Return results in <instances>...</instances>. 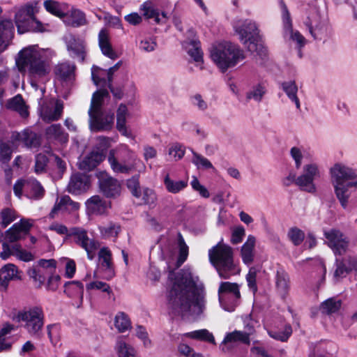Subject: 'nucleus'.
<instances>
[{
  "mask_svg": "<svg viewBox=\"0 0 357 357\" xmlns=\"http://www.w3.org/2000/svg\"><path fill=\"white\" fill-rule=\"evenodd\" d=\"M206 291L190 268H183L174 278L168 295L169 304L182 317H199L206 310Z\"/></svg>",
  "mask_w": 357,
  "mask_h": 357,
  "instance_id": "nucleus-1",
  "label": "nucleus"
},
{
  "mask_svg": "<svg viewBox=\"0 0 357 357\" xmlns=\"http://www.w3.org/2000/svg\"><path fill=\"white\" fill-rule=\"evenodd\" d=\"M335 195L343 208H347L351 193L357 190V173L343 163L337 162L329 169Z\"/></svg>",
  "mask_w": 357,
  "mask_h": 357,
  "instance_id": "nucleus-2",
  "label": "nucleus"
},
{
  "mask_svg": "<svg viewBox=\"0 0 357 357\" xmlns=\"http://www.w3.org/2000/svg\"><path fill=\"white\" fill-rule=\"evenodd\" d=\"M15 63L20 73L27 72L34 78L44 77L51 71L50 61L42 56L36 46H29L20 51Z\"/></svg>",
  "mask_w": 357,
  "mask_h": 357,
  "instance_id": "nucleus-3",
  "label": "nucleus"
},
{
  "mask_svg": "<svg viewBox=\"0 0 357 357\" xmlns=\"http://www.w3.org/2000/svg\"><path fill=\"white\" fill-rule=\"evenodd\" d=\"M208 259L222 279H229L240 273V268L234 262L232 248L222 241L209 249Z\"/></svg>",
  "mask_w": 357,
  "mask_h": 357,
  "instance_id": "nucleus-4",
  "label": "nucleus"
},
{
  "mask_svg": "<svg viewBox=\"0 0 357 357\" xmlns=\"http://www.w3.org/2000/svg\"><path fill=\"white\" fill-rule=\"evenodd\" d=\"M211 57L218 68L225 72L243 60L245 55L243 51L237 45L224 42L212 47Z\"/></svg>",
  "mask_w": 357,
  "mask_h": 357,
  "instance_id": "nucleus-5",
  "label": "nucleus"
},
{
  "mask_svg": "<svg viewBox=\"0 0 357 357\" xmlns=\"http://www.w3.org/2000/svg\"><path fill=\"white\" fill-rule=\"evenodd\" d=\"M234 29L249 52L260 56L266 54V50L259 43V31L255 22L251 20H238L234 24Z\"/></svg>",
  "mask_w": 357,
  "mask_h": 357,
  "instance_id": "nucleus-6",
  "label": "nucleus"
},
{
  "mask_svg": "<svg viewBox=\"0 0 357 357\" xmlns=\"http://www.w3.org/2000/svg\"><path fill=\"white\" fill-rule=\"evenodd\" d=\"M16 319L17 321L24 323L23 327L31 337H41L45 323V314L41 307H25L18 312Z\"/></svg>",
  "mask_w": 357,
  "mask_h": 357,
  "instance_id": "nucleus-7",
  "label": "nucleus"
},
{
  "mask_svg": "<svg viewBox=\"0 0 357 357\" xmlns=\"http://www.w3.org/2000/svg\"><path fill=\"white\" fill-rule=\"evenodd\" d=\"M38 11V7L36 1L26 3L18 10L15 15V20L19 33L31 31H43L42 24L35 17V14Z\"/></svg>",
  "mask_w": 357,
  "mask_h": 357,
  "instance_id": "nucleus-8",
  "label": "nucleus"
},
{
  "mask_svg": "<svg viewBox=\"0 0 357 357\" xmlns=\"http://www.w3.org/2000/svg\"><path fill=\"white\" fill-rule=\"evenodd\" d=\"M125 150L128 160H119L116 156L118 152L117 149H111L109 151L107 160L112 171L116 174H129L137 167L138 165L141 164V167L138 169V172H143L145 169V166L139 160H137L132 157L128 149H126Z\"/></svg>",
  "mask_w": 357,
  "mask_h": 357,
  "instance_id": "nucleus-9",
  "label": "nucleus"
},
{
  "mask_svg": "<svg viewBox=\"0 0 357 357\" xmlns=\"http://www.w3.org/2000/svg\"><path fill=\"white\" fill-rule=\"evenodd\" d=\"M69 237H72L75 243L85 250L87 258L93 260L100 248V243L93 238H89L86 229L81 227H72L70 229Z\"/></svg>",
  "mask_w": 357,
  "mask_h": 357,
  "instance_id": "nucleus-10",
  "label": "nucleus"
},
{
  "mask_svg": "<svg viewBox=\"0 0 357 357\" xmlns=\"http://www.w3.org/2000/svg\"><path fill=\"white\" fill-rule=\"evenodd\" d=\"M219 301L224 310L232 312L236 302L241 298L239 286L237 283L222 282L218 288Z\"/></svg>",
  "mask_w": 357,
  "mask_h": 357,
  "instance_id": "nucleus-11",
  "label": "nucleus"
},
{
  "mask_svg": "<svg viewBox=\"0 0 357 357\" xmlns=\"http://www.w3.org/2000/svg\"><path fill=\"white\" fill-rule=\"evenodd\" d=\"M324 236L328 246L335 255L341 256L347 252L350 243L349 238L340 229H324Z\"/></svg>",
  "mask_w": 357,
  "mask_h": 357,
  "instance_id": "nucleus-12",
  "label": "nucleus"
},
{
  "mask_svg": "<svg viewBox=\"0 0 357 357\" xmlns=\"http://www.w3.org/2000/svg\"><path fill=\"white\" fill-rule=\"evenodd\" d=\"M305 26L307 28L312 37L315 39H321L329 35L331 28L327 20L321 17L318 12L311 13L304 21Z\"/></svg>",
  "mask_w": 357,
  "mask_h": 357,
  "instance_id": "nucleus-13",
  "label": "nucleus"
},
{
  "mask_svg": "<svg viewBox=\"0 0 357 357\" xmlns=\"http://www.w3.org/2000/svg\"><path fill=\"white\" fill-rule=\"evenodd\" d=\"M303 174L296 178V185L303 191L314 193L317 188L314 180L320 176L318 166L314 163L307 164L303 166Z\"/></svg>",
  "mask_w": 357,
  "mask_h": 357,
  "instance_id": "nucleus-14",
  "label": "nucleus"
},
{
  "mask_svg": "<svg viewBox=\"0 0 357 357\" xmlns=\"http://www.w3.org/2000/svg\"><path fill=\"white\" fill-rule=\"evenodd\" d=\"M303 174L296 178V185L303 191L314 193L317 188L314 180L320 176L318 166L314 163L307 164L303 166Z\"/></svg>",
  "mask_w": 357,
  "mask_h": 357,
  "instance_id": "nucleus-15",
  "label": "nucleus"
},
{
  "mask_svg": "<svg viewBox=\"0 0 357 357\" xmlns=\"http://www.w3.org/2000/svg\"><path fill=\"white\" fill-rule=\"evenodd\" d=\"M100 191L107 198H115L121 193L119 181L107 172L101 171L97 173Z\"/></svg>",
  "mask_w": 357,
  "mask_h": 357,
  "instance_id": "nucleus-16",
  "label": "nucleus"
},
{
  "mask_svg": "<svg viewBox=\"0 0 357 357\" xmlns=\"http://www.w3.org/2000/svg\"><path fill=\"white\" fill-rule=\"evenodd\" d=\"M89 127L92 131H105L112 129L114 115L103 110L89 113Z\"/></svg>",
  "mask_w": 357,
  "mask_h": 357,
  "instance_id": "nucleus-17",
  "label": "nucleus"
},
{
  "mask_svg": "<svg viewBox=\"0 0 357 357\" xmlns=\"http://www.w3.org/2000/svg\"><path fill=\"white\" fill-rule=\"evenodd\" d=\"M238 343L250 344V333L237 330L227 333L220 344V348L222 352L227 353Z\"/></svg>",
  "mask_w": 357,
  "mask_h": 357,
  "instance_id": "nucleus-18",
  "label": "nucleus"
},
{
  "mask_svg": "<svg viewBox=\"0 0 357 357\" xmlns=\"http://www.w3.org/2000/svg\"><path fill=\"white\" fill-rule=\"evenodd\" d=\"M33 222L29 219H21L6 231V238L10 243L17 241L29 234Z\"/></svg>",
  "mask_w": 357,
  "mask_h": 357,
  "instance_id": "nucleus-19",
  "label": "nucleus"
},
{
  "mask_svg": "<svg viewBox=\"0 0 357 357\" xmlns=\"http://www.w3.org/2000/svg\"><path fill=\"white\" fill-rule=\"evenodd\" d=\"M280 4L281 6L282 12V17L284 23V26L287 29H289L290 32V38L291 39L295 42L298 48V56L300 58L302 57V53L301 49L305 46L306 43L305 38L301 34V33L298 31H294L292 29L291 20L290 18V14L287 9V6L282 0L280 1Z\"/></svg>",
  "mask_w": 357,
  "mask_h": 357,
  "instance_id": "nucleus-20",
  "label": "nucleus"
},
{
  "mask_svg": "<svg viewBox=\"0 0 357 357\" xmlns=\"http://www.w3.org/2000/svg\"><path fill=\"white\" fill-rule=\"evenodd\" d=\"M89 188V177L80 173H76L71 176L68 185V192L73 195H81Z\"/></svg>",
  "mask_w": 357,
  "mask_h": 357,
  "instance_id": "nucleus-21",
  "label": "nucleus"
},
{
  "mask_svg": "<svg viewBox=\"0 0 357 357\" xmlns=\"http://www.w3.org/2000/svg\"><path fill=\"white\" fill-rule=\"evenodd\" d=\"M64 41L70 56L83 61L84 59V40L70 33L65 36Z\"/></svg>",
  "mask_w": 357,
  "mask_h": 357,
  "instance_id": "nucleus-22",
  "label": "nucleus"
},
{
  "mask_svg": "<svg viewBox=\"0 0 357 357\" xmlns=\"http://www.w3.org/2000/svg\"><path fill=\"white\" fill-rule=\"evenodd\" d=\"M14 36V26L10 20L0 21V54L6 50ZM3 59L0 57V66Z\"/></svg>",
  "mask_w": 357,
  "mask_h": 357,
  "instance_id": "nucleus-23",
  "label": "nucleus"
},
{
  "mask_svg": "<svg viewBox=\"0 0 357 357\" xmlns=\"http://www.w3.org/2000/svg\"><path fill=\"white\" fill-rule=\"evenodd\" d=\"M79 203L72 200L68 195H64L59 199L57 198L49 215L50 218H54L56 215L60 211L70 213L79 210Z\"/></svg>",
  "mask_w": 357,
  "mask_h": 357,
  "instance_id": "nucleus-24",
  "label": "nucleus"
},
{
  "mask_svg": "<svg viewBox=\"0 0 357 357\" xmlns=\"http://www.w3.org/2000/svg\"><path fill=\"white\" fill-rule=\"evenodd\" d=\"M63 105L60 101H56L53 107L52 104H43L40 107V116L45 122L58 120L63 112Z\"/></svg>",
  "mask_w": 357,
  "mask_h": 357,
  "instance_id": "nucleus-25",
  "label": "nucleus"
},
{
  "mask_svg": "<svg viewBox=\"0 0 357 357\" xmlns=\"http://www.w3.org/2000/svg\"><path fill=\"white\" fill-rule=\"evenodd\" d=\"M100 268L105 272L104 278L110 280L114 275V270L112 261V253L107 248H102L98 252Z\"/></svg>",
  "mask_w": 357,
  "mask_h": 357,
  "instance_id": "nucleus-26",
  "label": "nucleus"
},
{
  "mask_svg": "<svg viewBox=\"0 0 357 357\" xmlns=\"http://www.w3.org/2000/svg\"><path fill=\"white\" fill-rule=\"evenodd\" d=\"M11 138L14 141H21L27 147H38L40 144V139L38 135L29 129H25L21 132H14Z\"/></svg>",
  "mask_w": 357,
  "mask_h": 357,
  "instance_id": "nucleus-27",
  "label": "nucleus"
},
{
  "mask_svg": "<svg viewBox=\"0 0 357 357\" xmlns=\"http://www.w3.org/2000/svg\"><path fill=\"white\" fill-rule=\"evenodd\" d=\"M98 45L102 53L108 58L114 60L118 57L110 43L109 32L102 29L98 33Z\"/></svg>",
  "mask_w": 357,
  "mask_h": 357,
  "instance_id": "nucleus-28",
  "label": "nucleus"
},
{
  "mask_svg": "<svg viewBox=\"0 0 357 357\" xmlns=\"http://www.w3.org/2000/svg\"><path fill=\"white\" fill-rule=\"evenodd\" d=\"M105 158L103 150L92 151L79 162V169L84 171H91L96 167Z\"/></svg>",
  "mask_w": 357,
  "mask_h": 357,
  "instance_id": "nucleus-29",
  "label": "nucleus"
},
{
  "mask_svg": "<svg viewBox=\"0 0 357 357\" xmlns=\"http://www.w3.org/2000/svg\"><path fill=\"white\" fill-rule=\"evenodd\" d=\"M89 213L96 215H102L106 212L108 204L99 195H94L88 199L85 203Z\"/></svg>",
  "mask_w": 357,
  "mask_h": 357,
  "instance_id": "nucleus-30",
  "label": "nucleus"
},
{
  "mask_svg": "<svg viewBox=\"0 0 357 357\" xmlns=\"http://www.w3.org/2000/svg\"><path fill=\"white\" fill-rule=\"evenodd\" d=\"M17 267L13 264H6L0 269V286L6 288L10 280L20 279Z\"/></svg>",
  "mask_w": 357,
  "mask_h": 357,
  "instance_id": "nucleus-31",
  "label": "nucleus"
},
{
  "mask_svg": "<svg viewBox=\"0 0 357 357\" xmlns=\"http://www.w3.org/2000/svg\"><path fill=\"white\" fill-rule=\"evenodd\" d=\"M64 293L73 299L78 298L79 305L82 303L84 287L79 281L67 282L64 284Z\"/></svg>",
  "mask_w": 357,
  "mask_h": 357,
  "instance_id": "nucleus-32",
  "label": "nucleus"
},
{
  "mask_svg": "<svg viewBox=\"0 0 357 357\" xmlns=\"http://www.w3.org/2000/svg\"><path fill=\"white\" fill-rule=\"evenodd\" d=\"M122 65V61H118L114 66H112L107 70V79L100 78L98 76V71L100 69L98 66H93L91 68V78L95 85L98 86L102 82L105 84L106 83H112L113 80V75L117 71Z\"/></svg>",
  "mask_w": 357,
  "mask_h": 357,
  "instance_id": "nucleus-33",
  "label": "nucleus"
},
{
  "mask_svg": "<svg viewBox=\"0 0 357 357\" xmlns=\"http://www.w3.org/2000/svg\"><path fill=\"white\" fill-rule=\"evenodd\" d=\"M289 278L288 274L282 269L277 271L275 276V284L278 292L284 298L289 290Z\"/></svg>",
  "mask_w": 357,
  "mask_h": 357,
  "instance_id": "nucleus-34",
  "label": "nucleus"
},
{
  "mask_svg": "<svg viewBox=\"0 0 357 357\" xmlns=\"http://www.w3.org/2000/svg\"><path fill=\"white\" fill-rule=\"evenodd\" d=\"M188 55L196 62L203 61V53L201 50L200 42L197 40H185L183 43Z\"/></svg>",
  "mask_w": 357,
  "mask_h": 357,
  "instance_id": "nucleus-35",
  "label": "nucleus"
},
{
  "mask_svg": "<svg viewBox=\"0 0 357 357\" xmlns=\"http://www.w3.org/2000/svg\"><path fill=\"white\" fill-rule=\"evenodd\" d=\"M7 107L8 108L18 112L23 118H26L29 114L28 106L25 104L22 96L20 94L10 99L8 101Z\"/></svg>",
  "mask_w": 357,
  "mask_h": 357,
  "instance_id": "nucleus-36",
  "label": "nucleus"
},
{
  "mask_svg": "<svg viewBox=\"0 0 357 357\" xmlns=\"http://www.w3.org/2000/svg\"><path fill=\"white\" fill-rule=\"evenodd\" d=\"M45 135L48 139H53L61 143L68 140V135L64 132L61 124H52L45 130Z\"/></svg>",
  "mask_w": 357,
  "mask_h": 357,
  "instance_id": "nucleus-37",
  "label": "nucleus"
},
{
  "mask_svg": "<svg viewBox=\"0 0 357 357\" xmlns=\"http://www.w3.org/2000/svg\"><path fill=\"white\" fill-rule=\"evenodd\" d=\"M281 88L284 91L289 100L294 102L298 109H301V102L297 96L298 86L295 81H287L281 83Z\"/></svg>",
  "mask_w": 357,
  "mask_h": 357,
  "instance_id": "nucleus-38",
  "label": "nucleus"
},
{
  "mask_svg": "<svg viewBox=\"0 0 357 357\" xmlns=\"http://www.w3.org/2000/svg\"><path fill=\"white\" fill-rule=\"evenodd\" d=\"M255 245V238L250 235L247 241L241 248V257L243 261L246 264H250L253 261V250Z\"/></svg>",
  "mask_w": 357,
  "mask_h": 357,
  "instance_id": "nucleus-39",
  "label": "nucleus"
},
{
  "mask_svg": "<svg viewBox=\"0 0 357 357\" xmlns=\"http://www.w3.org/2000/svg\"><path fill=\"white\" fill-rule=\"evenodd\" d=\"M128 116V108L126 105L121 104L116 112V128L124 136H128L126 123Z\"/></svg>",
  "mask_w": 357,
  "mask_h": 357,
  "instance_id": "nucleus-40",
  "label": "nucleus"
},
{
  "mask_svg": "<svg viewBox=\"0 0 357 357\" xmlns=\"http://www.w3.org/2000/svg\"><path fill=\"white\" fill-rule=\"evenodd\" d=\"M164 185L168 192L176 194L188 186V181L183 180L174 181L170 178L169 174H167L164 178Z\"/></svg>",
  "mask_w": 357,
  "mask_h": 357,
  "instance_id": "nucleus-41",
  "label": "nucleus"
},
{
  "mask_svg": "<svg viewBox=\"0 0 357 357\" xmlns=\"http://www.w3.org/2000/svg\"><path fill=\"white\" fill-rule=\"evenodd\" d=\"M109 96V92L107 89L98 90L93 93L91 101L89 113L96 112L102 110V105L105 98Z\"/></svg>",
  "mask_w": 357,
  "mask_h": 357,
  "instance_id": "nucleus-42",
  "label": "nucleus"
},
{
  "mask_svg": "<svg viewBox=\"0 0 357 357\" xmlns=\"http://www.w3.org/2000/svg\"><path fill=\"white\" fill-rule=\"evenodd\" d=\"M115 348L119 357H137L136 349L121 339L116 341Z\"/></svg>",
  "mask_w": 357,
  "mask_h": 357,
  "instance_id": "nucleus-43",
  "label": "nucleus"
},
{
  "mask_svg": "<svg viewBox=\"0 0 357 357\" xmlns=\"http://www.w3.org/2000/svg\"><path fill=\"white\" fill-rule=\"evenodd\" d=\"M187 337L199 341L208 342L215 344V337L212 333L209 332L207 329L196 330L186 334Z\"/></svg>",
  "mask_w": 357,
  "mask_h": 357,
  "instance_id": "nucleus-44",
  "label": "nucleus"
},
{
  "mask_svg": "<svg viewBox=\"0 0 357 357\" xmlns=\"http://www.w3.org/2000/svg\"><path fill=\"white\" fill-rule=\"evenodd\" d=\"M98 229L101 236L105 238H116L121 230L119 224L112 222L99 226Z\"/></svg>",
  "mask_w": 357,
  "mask_h": 357,
  "instance_id": "nucleus-45",
  "label": "nucleus"
},
{
  "mask_svg": "<svg viewBox=\"0 0 357 357\" xmlns=\"http://www.w3.org/2000/svg\"><path fill=\"white\" fill-rule=\"evenodd\" d=\"M140 10L146 18H154L156 23L161 22V19L159 17V11L151 1H145L141 6Z\"/></svg>",
  "mask_w": 357,
  "mask_h": 357,
  "instance_id": "nucleus-46",
  "label": "nucleus"
},
{
  "mask_svg": "<svg viewBox=\"0 0 357 357\" xmlns=\"http://www.w3.org/2000/svg\"><path fill=\"white\" fill-rule=\"evenodd\" d=\"M266 93V87L261 84H257L253 86L250 90L246 93V99L248 101L254 100L255 101L259 102L261 101L264 96Z\"/></svg>",
  "mask_w": 357,
  "mask_h": 357,
  "instance_id": "nucleus-47",
  "label": "nucleus"
},
{
  "mask_svg": "<svg viewBox=\"0 0 357 357\" xmlns=\"http://www.w3.org/2000/svg\"><path fill=\"white\" fill-rule=\"evenodd\" d=\"M192 162L196 166L197 169H215L213 164L206 158L202 155L192 151Z\"/></svg>",
  "mask_w": 357,
  "mask_h": 357,
  "instance_id": "nucleus-48",
  "label": "nucleus"
},
{
  "mask_svg": "<svg viewBox=\"0 0 357 357\" xmlns=\"http://www.w3.org/2000/svg\"><path fill=\"white\" fill-rule=\"evenodd\" d=\"M141 197L144 205L150 208H153L157 205L158 196L154 190L149 188H144L141 192Z\"/></svg>",
  "mask_w": 357,
  "mask_h": 357,
  "instance_id": "nucleus-49",
  "label": "nucleus"
},
{
  "mask_svg": "<svg viewBox=\"0 0 357 357\" xmlns=\"http://www.w3.org/2000/svg\"><path fill=\"white\" fill-rule=\"evenodd\" d=\"M75 66L68 63L59 64L55 69L56 75L63 80L70 79L75 70Z\"/></svg>",
  "mask_w": 357,
  "mask_h": 357,
  "instance_id": "nucleus-50",
  "label": "nucleus"
},
{
  "mask_svg": "<svg viewBox=\"0 0 357 357\" xmlns=\"http://www.w3.org/2000/svg\"><path fill=\"white\" fill-rule=\"evenodd\" d=\"M342 305L340 300H336L333 298H328L324 301L320 307L322 313L330 314L337 312Z\"/></svg>",
  "mask_w": 357,
  "mask_h": 357,
  "instance_id": "nucleus-51",
  "label": "nucleus"
},
{
  "mask_svg": "<svg viewBox=\"0 0 357 357\" xmlns=\"http://www.w3.org/2000/svg\"><path fill=\"white\" fill-rule=\"evenodd\" d=\"M288 239L295 245H300L305 239L304 231L297 227H290L287 234Z\"/></svg>",
  "mask_w": 357,
  "mask_h": 357,
  "instance_id": "nucleus-52",
  "label": "nucleus"
},
{
  "mask_svg": "<svg viewBox=\"0 0 357 357\" xmlns=\"http://www.w3.org/2000/svg\"><path fill=\"white\" fill-rule=\"evenodd\" d=\"M114 326L119 332L123 333L131 327V323L126 314L119 312L115 317Z\"/></svg>",
  "mask_w": 357,
  "mask_h": 357,
  "instance_id": "nucleus-53",
  "label": "nucleus"
},
{
  "mask_svg": "<svg viewBox=\"0 0 357 357\" xmlns=\"http://www.w3.org/2000/svg\"><path fill=\"white\" fill-rule=\"evenodd\" d=\"M26 188L30 189L31 197L36 199H39L44 196L45 190L43 187L34 178L27 180Z\"/></svg>",
  "mask_w": 357,
  "mask_h": 357,
  "instance_id": "nucleus-54",
  "label": "nucleus"
},
{
  "mask_svg": "<svg viewBox=\"0 0 357 357\" xmlns=\"http://www.w3.org/2000/svg\"><path fill=\"white\" fill-rule=\"evenodd\" d=\"M68 24L73 27H78L86 24L85 15L79 10H73L69 16Z\"/></svg>",
  "mask_w": 357,
  "mask_h": 357,
  "instance_id": "nucleus-55",
  "label": "nucleus"
},
{
  "mask_svg": "<svg viewBox=\"0 0 357 357\" xmlns=\"http://www.w3.org/2000/svg\"><path fill=\"white\" fill-rule=\"evenodd\" d=\"M16 213L13 209L10 208H3L0 212L1 225L6 227L16 219Z\"/></svg>",
  "mask_w": 357,
  "mask_h": 357,
  "instance_id": "nucleus-56",
  "label": "nucleus"
},
{
  "mask_svg": "<svg viewBox=\"0 0 357 357\" xmlns=\"http://www.w3.org/2000/svg\"><path fill=\"white\" fill-rule=\"evenodd\" d=\"M128 188L131 192L132 195L136 197H141V190L139 181V175H135L127 180L126 183Z\"/></svg>",
  "mask_w": 357,
  "mask_h": 357,
  "instance_id": "nucleus-57",
  "label": "nucleus"
},
{
  "mask_svg": "<svg viewBox=\"0 0 357 357\" xmlns=\"http://www.w3.org/2000/svg\"><path fill=\"white\" fill-rule=\"evenodd\" d=\"M13 255L16 256L19 259L24 261H30L34 259V257L31 252L23 250L18 244L13 245Z\"/></svg>",
  "mask_w": 357,
  "mask_h": 357,
  "instance_id": "nucleus-58",
  "label": "nucleus"
},
{
  "mask_svg": "<svg viewBox=\"0 0 357 357\" xmlns=\"http://www.w3.org/2000/svg\"><path fill=\"white\" fill-rule=\"evenodd\" d=\"M10 79L8 68L0 70V100L3 98L6 92V88Z\"/></svg>",
  "mask_w": 357,
  "mask_h": 357,
  "instance_id": "nucleus-59",
  "label": "nucleus"
},
{
  "mask_svg": "<svg viewBox=\"0 0 357 357\" xmlns=\"http://www.w3.org/2000/svg\"><path fill=\"white\" fill-rule=\"evenodd\" d=\"M44 7L47 11L55 16L62 17L64 15L63 13L61 11L59 7V3L55 1L46 0L44 2Z\"/></svg>",
  "mask_w": 357,
  "mask_h": 357,
  "instance_id": "nucleus-60",
  "label": "nucleus"
},
{
  "mask_svg": "<svg viewBox=\"0 0 357 357\" xmlns=\"http://www.w3.org/2000/svg\"><path fill=\"white\" fill-rule=\"evenodd\" d=\"M190 101L192 105L199 111L204 112L208 107L207 102L199 93L192 96L190 97Z\"/></svg>",
  "mask_w": 357,
  "mask_h": 357,
  "instance_id": "nucleus-61",
  "label": "nucleus"
},
{
  "mask_svg": "<svg viewBox=\"0 0 357 357\" xmlns=\"http://www.w3.org/2000/svg\"><path fill=\"white\" fill-rule=\"evenodd\" d=\"M179 256L177 261V266H181L187 259L188 255V247L185 244L183 237L180 235L178 239Z\"/></svg>",
  "mask_w": 357,
  "mask_h": 357,
  "instance_id": "nucleus-62",
  "label": "nucleus"
},
{
  "mask_svg": "<svg viewBox=\"0 0 357 357\" xmlns=\"http://www.w3.org/2000/svg\"><path fill=\"white\" fill-rule=\"evenodd\" d=\"M12 155V149L10 146L6 142L0 141V160L2 162H8Z\"/></svg>",
  "mask_w": 357,
  "mask_h": 357,
  "instance_id": "nucleus-63",
  "label": "nucleus"
},
{
  "mask_svg": "<svg viewBox=\"0 0 357 357\" xmlns=\"http://www.w3.org/2000/svg\"><path fill=\"white\" fill-rule=\"evenodd\" d=\"M335 264L336 269L333 274V278L335 281H338L340 279L345 278L350 271H349L344 266V264L341 262L340 259H336Z\"/></svg>",
  "mask_w": 357,
  "mask_h": 357,
  "instance_id": "nucleus-64",
  "label": "nucleus"
}]
</instances>
